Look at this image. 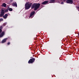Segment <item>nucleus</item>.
Listing matches in <instances>:
<instances>
[{
  "instance_id": "0eeeda50",
  "label": "nucleus",
  "mask_w": 79,
  "mask_h": 79,
  "mask_svg": "<svg viewBox=\"0 0 79 79\" xmlns=\"http://www.w3.org/2000/svg\"><path fill=\"white\" fill-rule=\"evenodd\" d=\"M5 35V32L3 31L2 32V33H1V34H0V37H2L3 35Z\"/></svg>"
},
{
  "instance_id": "7ed1b4c3",
  "label": "nucleus",
  "mask_w": 79,
  "mask_h": 79,
  "mask_svg": "<svg viewBox=\"0 0 79 79\" xmlns=\"http://www.w3.org/2000/svg\"><path fill=\"white\" fill-rule=\"evenodd\" d=\"M34 60H35V58H32V59H31L28 62V63H32L33 62H34Z\"/></svg>"
},
{
  "instance_id": "6ab92c4d",
  "label": "nucleus",
  "mask_w": 79,
  "mask_h": 79,
  "mask_svg": "<svg viewBox=\"0 0 79 79\" xmlns=\"http://www.w3.org/2000/svg\"><path fill=\"white\" fill-rule=\"evenodd\" d=\"M64 1H66V0H63Z\"/></svg>"
},
{
  "instance_id": "423d86ee",
  "label": "nucleus",
  "mask_w": 79,
  "mask_h": 79,
  "mask_svg": "<svg viewBox=\"0 0 79 79\" xmlns=\"http://www.w3.org/2000/svg\"><path fill=\"white\" fill-rule=\"evenodd\" d=\"M34 14H35V12L34 11H33L31 12L30 14V18H31V17H32V15H34Z\"/></svg>"
},
{
  "instance_id": "dca6fc26",
  "label": "nucleus",
  "mask_w": 79,
  "mask_h": 79,
  "mask_svg": "<svg viewBox=\"0 0 79 79\" xmlns=\"http://www.w3.org/2000/svg\"><path fill=\"white\" fill-rule=\"evenodd\" d=\"M10 42L8 43H7L8 45H10Z\"/></svg>"
},
{
  "instance_id": "9d476101",
  "label": "nucleus",
  "mask_w": 79,
  "mask_h": 79,
  "mask_svg": "<svg viewBox=\"0 0 79 79\" xmlns=\"http://www.w3.org/2000/svg\"><path fill=\"white\" fill-rule=\"evenodd\" d=\"M13 6H16V7H17V4L16 3V2H14L12 4Z\"/></svg>"
},
{
  "instance_id": "4468645a",
  "label": "nucleus",
  "mask_w": 79,
  "mask_h": 79,
  "mask_svg": "<svg viewBox=\"0 0 79 79\" xmlns=\"http://www.w3.org/2000/svg\"><path fill=\"white\" fill-rule=\"evenodd\" d=\"M9 11H13V9L11 8H10L9 9Z\"/></svg>"
},
{
  "instance_id": "f3484780",
  "label": "nucleus",
  "mask_w": 79,
  "mask_h": 79,
  "mask_svg": "<svg viewBox=\"0 0 79 79\" xmlns=\"http://www.w3.org/2000/svg\"><path fill=\"white\" fill-rule=\"evenodd\" d=\"M64 2H62L61 3V4H62V5H63V4H64Z\"/></svg>"
},
{
  "instance_id": "ddd939ff",
  "label": "nucleus",
  "mask_w": 79,
  "mask_h": 79,
  "mask_svg": "<svg viewBox=\"0 0 79 79\" xmlns=\"http://www.w3.org/2000/svg\"><path fill=\"white\" fill-rule=\"evenodd\" d=\"M2 6L4 7H6V5L5 3H3L2 4Z\"/></svg>"
},
{
  "instance_id": "aec40b11",
  "label": "nucleus",
  "mask_w": 79,
  "mask_h": 79,
  "mask_svg": "<svg viewBox=\"0 0 79 79\" xmlns=\"http://www.w3.org/2000/svg\"><path fill=\"white\" fill-rule=\"evenodd\" d=\"M11 2H12L13 1V0H10Z\"/></svg>"
},
{
  "instance_id": "9b49d317",
  "label": "nucleus",
  "mask_w": 79,
  "mask_h": 79,
  "mask_svg": "<svg viewBox=\"0 0 79 79\" xmlns=\"http://www.w3.org/2000/svg\"><path fill=\"white\" fill-rule=\"evenodd\" d=\"M6 40H7V38H6L5 39H4L3 40H2V43H4V42H5Z\"/></svg>"
},
{
  "instance_id": "2eb2a0df",
  "label": "nucleus",
  "mask_w": 79,
  "mask_h": 79,
  "mask_svg": "<svg viewBox=\"0 0 79 79\" xmlns=\"http://www.w3.org/2000/svg\"><path fill=\"white\" fill-rule=\"evenodd\" d=\"M3 21V19H0V21Z\"/></svg>"
},
{
  "instance_id": "39448f33",
  "label": "nucleus",
  "mask_w": 79,
  "mask_h": 79,
  "mask_svg": "<svg viewBox=\"0 0 79 79\" xmlns=\"http://www.w3.org/2000/svg\"><path fill=\"white\" fill-rule=\"evenodd\" d=\"M4 15H5V11H4V10H2L0 14V17H2Z\"/></svg>"
},
{
  "instance_id": "a211bd4d",
  "label": "nucleus",
  "mask_w": 79,
  "mask_h": 79,
  "mask_svg": "<svg viewBox=\"0 0 79 79\" xmlns=\"http://www.w3.org/2000/svg\"><path fill=\"white\" fill-rule=\"evenodd\" d=\"M2 31L1 29H0V33L2 32Z\"/></svg>"
},
{
  "instance_id": "20e7f679",
  "label": "nucleus",
  "mask_w": 79,
  "mask_h": 79,
  "mask_svg": "<svg viewBox=\"0 0 79 79\" xmlns=\"http://www.w3.org/2000/svg\"><path fill=\"white\" fill-rule=\"evenodd\" d=\"M66 3H67L72 4V3H73V0H67L66 1Z\"/></svg>"
},
{
  "instance_id": "6e6552de",
  "label": "nucleus",
  "mask_w": 79,
  "mask_h": 79,
  "mask_svg": "<svg viewBox=\"0 0 79 79\" xmlns=\"http://www.w3.org/2000/svg\"><path fill=\"white\" fill-rule=\"evenodd\" d=\"M7 16H8V15L7 14H6L5 15L3 16V17L4 19H6Z\"/></svg>"
},
{
  "instance_id": "f8f14e48",
  "label": "nucleus",
  "mask_w": 79,
  "mask_h": 79,
  "mask_svg": "<svg viewBox=\"0 0 79 79\" xmlns=\"http://www.w3.org/2000/svg\"><path fill=\"white\" fill-rule=\"evenodd\" d=\"M56 0H51L50 1V2L51 3H55V1H56Z\"/></svg>"
},
{
  "instance_id": "f03ea898",
  "label": "nucleus",
  "mask_w": 79,
  "mask_h": 79,
  "mask_svg": "<svg viewBox=\"0 0 79 79\" xmlns=\"http://www.w3.org/2000/svg\"><path fill=\"white\" fill-rule=\"evenodd\" d=\"M32 3H26L25 4V8L26 10L29 9V8L31 6Z\"/></svg>"
},
{
  "instance_id": "412c9836",
  "label": "nucleus",
  "mask_w": 79,
  "mask_h": 79,
  "mask_svg": "<svg viewBox=\"0 0 79 79\" xmlns=\"http://www.w3.org/2000/svg\"><path fill=\"white\" fill-rule=\"evenodd\" d=\"M1 27V28H2V27Z\"/></svg>"
},
{
  "instance_id": "f257e3e1",
  "label": "nucleus",
  "mask_w": 79,
  "mask_h": 79,
  "mask_svg": "<svg viewBox=\"0 0 79 79\" xmlns=\"http://www.w3.org/2000/svg\"><path fill=\"white\" fill-rule=\"evenodd\" d=\"M40 4L39 3L36 4L34 3V4L32 6H31L32 8H34V10H37L39 7L40 6Z\"/></svg>"
},
{
  "instance_id": "1a4fd4ad",
  "label": "nucleus",
  "mask_w": 79,
  "mask_h": 79,
  "mask_svg": "<svg viewBox=\"0 0 79 79\" xmlns=\"http://www.w3.org/2000/svg\"><path fill=\"white\" fill-rule=\"evenodd\" d=\"M48 2L47 1H45L42 3V5H45V4H47V3H48Z\"/></svg>"
}]
</instances>
